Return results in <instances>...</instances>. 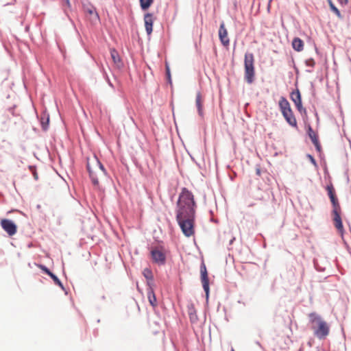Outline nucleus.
<instances>
[{
  "instance_id": "obj_1",
  "label": "nucleus",
  "mask_w": 351,
  "mask_h": 351,
  "mask_svg": "<svg viewBox=\"0 0 351 351\" xmlns=\"http://www.w3.org/2000/svg\"><path fill=\"white\" fill-rule=\"evenodd\" d=\"M196 208L193 193L186 187L182 188L176 202V219H195Z\"/></svg>"
},
{
  "instance_id": "obj_2",
  "label": "nucleus",
  "mask_w": 351,
  "mask_h": 351,
  "mask_svg": "<svg viewBox=\"0 0 351 351\" xmlns=\"http://www.w3.org/2000/svg\"><path fill=\"white\" fill-rule=\"evenodd\" d=\"M308 317L311 323L317 325L312 327L314 330V335L320 340L325 339L330 332V327L328 323L315 312L309 313Z\"/></svg>"
},
{
  "instance_id": "obj_3",
  "label": "nucleus",
  "mask_w": 351,
  "mask_h": 351,
  "mask_svg": "<svg viewBox=\"0 0 351 351\" xmlns=\"http://www.w3.org/2000/svg\"><path fill=\"white\" fill-rule=\"evenodd\" d=\"M278 106L280 111L281 112V114L284 119H285L286 122L290 126L297 129V120L291 108V105L285 97H280L278 102Z\"/></svg>"
},
{
  "instance_id": "obj_4",
  "label": "nucleus",
  "mask_w": 351,
  "mask_h": 351,
  "mask_svg": "<svg viewBox=\"0 0 351 351\" xmlns=\"http://www.w3.org/2000/svg\"><path fill=\"white\" fill-rule=\"evenodd\" d=\"M244 80L248 84H252L255 80L254 56L248 51L244 56Z\"/></svg>"
},
{
  "instance_id": "obj_5",
  "label": "nucleus",
  "mask_w": 351,
  "mask_h": 351,
  "mask_svg": "<svg viewBox=\"0 0 351 351\" xmlns=\"http://www.w3.org/2000/svg\"><path fill=\"white\" fill-rule=\"evenodd\" d=\"M325 189L332 206V219H342L341 217L340 205L332 183H327Z\"/></svg>"
},
{
  "instance_id": "obj_6",
  "label": "nucleus",
  "mask_w": 351,
  "mask_h": 351,
  "mask_svg": "<svg viewBox=\"0 0 351 351\" xmlns=\"http://www.w3.org/2000/svg\"><path fill=\"white\" fill-rule=\"evenodd\" d=\"M200 271V281L202 285V288L204 289L205 293V299L206 303L208 302L209 297H210V280L208 277V272L206 266V264L204 261V259H202V262L200 263L199 267Z\"/></svg>"
},
{
  "instance_id": "obj_7",
  "label": "nucleus",
  "mask_w": 351,
  "mask_h": 351,
  "mask_svg": "<svg viewBox=\"0 0 351 351\" xmlns=\"http://www.w3.org/2000/svg\"><path fill=\"white\" fill-rule=\"evenodd\" d=\"M152 262L159 266L165 265L167 263V254L165 247L162 245L153 247L150 251Z\"/></svg>"
},
{
  "instance_id": "obj_8",
  "label": "nucleus",
  "mask_w": 351,
  "mask_h": 351,
  "mask_svg": "<svg viewBox=\"0 0 351 351\" xmlns=\"http://www.w3.org/2000/svg\"><path fill=\"white\" fill-rule=\"evenodd\" d=\"M290 99L303 118L307 117V110L302 105V95L300 90L297 87L290 93Z\"/></svg>"
},
{
  "instance_id": "obj_9",
  "label": "nucleus",
  "mask_w": 351,
  "mask_h": 351,
  "mask_svg": "<svg viewBox=\"0 0 351 351\" xmlns=\"http://www.w3.org/2000/svg\"><path fill=\"white\" fill-rule=\"evenodd\" d=\"M82 8L85 12L88 14L91 17L90 19V23L96 24L100 22V16L97 12L95 6L89 1L82 3Z\"/></svg>"
},
{
  "instance_id": "obj_10",
  "label": "nucleus",
  "mask_w": 351,
  "mask_h": 351,
  "mask_svg": "<svg viewBox=\"0 0 351 351\" xmlns=\"http://www.w3.org/2000/svg\"><path fill=\"white\" fill-rule=\"evenodd\" d=\"M183 234L190 237L195 234V221H177Z\"/></svg>"
},
{
  "instance_id": "obj_11",
  "label": "nucleus",
  "mask_w": 351,
  "mask_h": 351,
  "mask_svg": "<svg viewBox=\"0 0 351 351\" xmlns=\"http://www.w3.org/2000/svg\"><path fill=\"white\" fill-rule=\"evenodd\" d=\"M156 19L153 13L147 12L144 14L145 28L148 37L152 35L153 32L154 23Z\"/></svg>"
},
{
  "instance_id": "obj_12",
  "label": "nucleus",
  "mask_w": 351,
  "mask_h": 351,
  "mask_svg": "<svg viewBox=\"0 0 351 351\" xmlns=\"http://www.w3.org/2000/svg\"><path fill=\"white\" fill-rule=\"evenodd\" d=\"M2 229L10 236L12 237L17 232V225L14 221H0Z\"/></svg>"
},
{
  "instance_id": "obj_13",
  "label": "nucleus",
  "mask_w": 351,
  "mask_h": 351,
  "mask_svg": "<svg viewBox=\"0 0 351 351\" xmlns=\"http://www.w3.org/2000/svg\"><path fill=\"white\" fill-rule=\"evenodd\" d=\"M219 38L222 45L227 47L230 45V39L228 36V31L225 27L224 22H221L219 29Z\"/></svg>"
},
{
  "instance_id": "obj_14",
  "label": "nucleus",
  "mask_w": 351,
  "mask_h": 351,
  "mask_svg": "<svg viewBox=\"0 0 351 351\" xmlns=\"http://www.w3.org/2000/svg\"><path fill=\"white\" fill-rule=\"evenodd\" d=\"M37 118L39 119V122L42 130L44 132L47 131L49 127L50 122L49 114L47 112V111L46 110H43L41 112L40 117L37 115Z\"/></svg>"
},
{
  "instance_id": "obj_15",
  "label": "nucleus",
  "mask_w": 351,
  "mask_h": 351,
  "mask_svg": "<svg viewBox=\"0 0 351 351\" xmlns=\"http://www.w3.org/2000/svg\"><path fill=\"white\" fill-rule=\"evenodd\" d=\"M110 52L111 58L116 66L119 69L123 68L124 64L118 51L115 48H112L110 49Z\"/></svg>"
},
{
  "instance_id": "obj_16",
  "label": "nucleus",
  "mask_w": 351,
  "mask_h": 351,
  "mask_svg": "<svg viewBox=\"0 0 351 351\" xmlns=\"http://www.w3.org/2000/svg\"><path fill=\"white\" fill-rule=\"evenodd\" d=\"M306 130V134L310 138L311 142L313 144H315L316 143L319 142V136L317 133H315L311 127L310 123H307L305 125Z\"/></svg>"
},
{
  "instance_id": "obj_17",
  "label": "nucleus",
  "mask_w": 351,
  "mask_h": 351,
  "mask_svg": "<svg viewBox=\"0 0 351 351\" xmlns=\"http://www.w3.org/2000/svg\"><path fill=\"white\" fill-rule=\"evenodd\" d=\"M304 41L299 37H295L292 42V48L297 52H300L304 49Z\"/></svg>"
},
{
  "instance_id": "obj_18",
  "label": "nucleus",
  "mask_w": 351,
  "mask_h": 351,
  "mask_svg": "<svg viewBox=\"0 0 351 351\" xmlns=\"http://www.w3.org/2000/svg\"><path fill=\"white\" fill-rule=\"evenodd\" d=\"M202 96L201 93L198 92L196 95L195 99V104L197 109V113L199 117H204V111H203V104L202 102Z\"/></svg>"
},
{
  "instance_id": "obj_19",
  "label": "nucleus",
  "mask_w": 351,
  "mask_h": 351,
  "mask_svg": "<svg viewBox=\"0 0 351 351\" xmlns=\"http://www.w3.org/2000/svg\"><path fill=\"white\" fill-rule=\"evenodd\" d=\"M49 276L52 279L56 285L58 286L62 291H64L65 295L68 294V291L65 289L63 283L54 273L52 272Z\"/></svg>"
},
{
  "instance_id": "obj_20",
  "label": "nucleus",
  "mask_w": 351,
  "mask_h": 351,
  "mask_svg": "<svg viewBox=\"0 0 351 351\" xmlns=\"http://www.w3.org/2000/svg\"><path fill=\"white\" fill-rule=\"evenodd\" d=\"M326 1L328 3L330 11L332 12L333 13H335V15L338 17V19H339L341 20L343 19V15L341 14L339 10L334 4L332 1V0H326Z\"/></svg>"
},
{
  "instance_id": "obj_21",
  "label": "nucleus",
  "mask_w": 351,
  "mask_h": 351,
  "mask_svg": "<svg viewBox=\"0 0 351 351\" xmlns=\"http://www.w3.org/2000/svg\"><path fill=\"white\" fill-rule=\"evenodd\" d=\"M147 295L150 305L153 308H155L158 305V301L154 291H152V292L147 293Z\"/></svg>"
},
{
  "instance_id": "obj_22",
  "label": "nucleus",
  "mask_w": 351,
  "mask_h": 351,
  "mask_svg": "<svg viewBox=\"0 0 351 351\" xmlns=\"http://www.w3.org/2000/svg\"><path fill=\"white\" fill-rule=\"evenodd\" d=\"M154 0H139L140 8L142 11H147L153 4Z\"/></svg>"
},
{
  "instance_id": "obj_23",
  "label": "nucleus",
  "mask_w": 351,
  "mask_h": 351,
  "mask_svg": "<svg viewBox=\"0 0 351 351\" xmlns=\"http://www.w3.org/2000/svg\"><path fill=\"white\" fill-rule=\"evenodd\" d=\"M334 225L341 238L343 239V234L345 232L343 221H334Z\"/></svg>"
},
{
  "instance_id": "obj_24",
  "label": "nucleus",
  "mask_w": 351,
  "mask_h": 351,
  "mask_svg": "<svg viewBox=\"0 0 351 351\" xmlns=\"http://www.w3.org/2000/svg\"><path fill=\"white\" fill-rule=\"evenodd\" d=\"M188 311L189 318L191 322H194L195 319H197L196 311L193 304H191L190 305L188 306Z\"/></svg>"
},
{
  "instance_id": "obj_25",
  "label": "nucleus",
  "mask_w": 351,
  "mask_h": 351,
  "mask_svg": "<svg viewBox=\"0 0 351 351\" xmlns=\"http://www.w3.org/2000/svg\"><path fill=\"white\" fill-rule=\"evenodd\" d=\"M94 158H95L96 160V162H97V165H98L99 169L102 171V173H104V175L107 177V178H110L109 175H108V173L106 170V169L105 168L104 165L101 163V162L99 160V159L98 158V157L95 155L94 156Z\"/></svg>"
},
{
  "instance_id": "obj_26",
  "label": "nucleus",
  "mask_w": 351,
  "mask_h": 351,
  "mask_svg": "<svg viewBox=\"0 0 351 351\" xmlns=\"http://www.w3.org/2000/svg\"><path fill=\"white\" fill-rule=\"evenodd\" d=\"M313 262V266L317 271L323 272L325 271L326 267L322 265V264L320 263V261L318 259L314 258Z\"/></svg>"
},
{
  "instance_id": "obj_27",
  "label": "nucleus",
  "mask_w": 351,
  "mask_h": 351,
  "mask_svg": "<svg viewBox=\"0 0 351 351\" xmlns=\"http://www.w3.org/2000/svg\"><path fill=\"white\" fill-rule=\"evenodd\" d=\"M88 176H89V178H90V179L91 180L92 184L95 186H99V180H98V178H97V176L96 173L94 172V171L90 172V173H88Z\"/></svg>"
},
{
  "instance_id": "obj_28",
  "label": "nucleus",
  "mask_w": 351,
  "mask_h": 351,
  "mask_svg": "<svg viewBox=\"0 0 351 351\" xmlns=\"http://www.w3.org/2000/svg\"><path fill=\"white\" fill-rule=\"evenodd\" d=\"M147 280L146 285L147 287V293L152 292V291H154V287L156 286L155 281H154V278L153 277L152 278V280Z\"/></svg>"
},
{
  "instance_id": "obj_29",
  "label": "nucleus",
  "mask_w": 351,
  "mask_h": 351,
  "mask_svg": "<svg viewBox=\"0 0 351 351\" xmlns=\"http://www.w3.org/2000/svg\"><path fill=\"white\" fill-rule=\"evenodd\" d=\"M142 274L146 280H152V278L154 277L153 272L149 267L145 268Z\"/></svg>"
},
{
  "instance_id": "obj_30",
  "label": "nucleus",
  "mask_w": 351,
  "mask_h": 351,
  "mask_svg": "<svg viewBox=\"0 0 351 351\" xmlns=\"http://www.w3.org/2000/svg\"><path fill=\"white\" fill-rule=\"evenodd\" d=\"M323 169H324V178L325 180L327 181L328 183L332 182V178H331V176H330V173H329V171L328 169V167H327V165L326 162H324V164Z\"/></svg>"
},
{
  "instance_id": "obj_31",
  "label": "nucleus",
  "mask_w": 351,
  "mask_h": 351,
  "mask_svg": "<svg viewBox=\"0 0 351 351\" xmlns=\"http://www.w3.org/2000/svg\"><path fill=\"white\" fill-rule=\"evenodd\" d=\"M35 265L40 269L42 272L47 276H49L52 271L45 265L41 263H35Z\"/></svg>"
},
{
  "instance_id": "obj_32",
  "label": "nucleus",
  "mask_w": 351,
  "mask_h": 351,
  "mask_svg": "<svg viewBox=\"0 0 351 351\" xmlns=\"http://www.w3.org/2000/svg\"><path fill=\"white\" fill-rule=\"evenodd\" d=\"M306 157L308 159L310 162L315 167V169H318V165L314 156L311 154H306Z\"/></svg>"
},
{
  "instance_id": "obj_33",
  "label": "nucleus",
  "mask_w": 351,
  "mask_h": 351,
  "mask_svg": "<svg viewBox=\"0 0 351 351\" xmlns=\"http://www.w3.org/2000/svg\"><path fill=\"white\" fill-rule=\"evenodd\" d=\"M304 63L306 66H309V67H312V68H313L315 65V62L314 59L312 58L306 59L305 60Z\"/></svg>"
},
{
  "instance_id": "obj_34",
  "label": "nucleus",
  "mask_w": 351,
  "mask_h": 351,
  "mask_svg": "<svg viewBox=\"0 0 351 351\" xmlns=\"http://www.w3.org/2000/svg\"><path fill=\"white\" fill-rule=\"evenodd\" d=\"M313 145L315 146V150L319 154V155H321L322 153V145L320 144V142L319 141Z\"/></svg>"
},
{
  "instance_id": "obj_35",
  "label": "nucleus",
  "mask_w": 351,
  "mask_h": 351,
  "mask_svg": "<svg viewBox=\"0 0 351 351\" xmlns=\"http://www.w3.org/2000/svg\"><path fill=\"white\" fill-rule=\"evenodd\" d=\"M165 75L166 76L171 75L170 66H169L168 62H167L165 63Z\"/></svg>"
},
{
  "instance_id": "obj_36",
  "label": "nucleus",
  "mask_w": 351,
  "mask_h": 351,
  "mask_svg": "<svg viewBox=\"0 0 351 351\" xmlns=\"http://www.w3.org/2000/svg\"><path fill=\"white\" fill-rule=\"evenodd\" d=\"M311 92L313 97L315 96V88L313 82H311Z\"/></svg>"
},
{
  "instance_id": "obj_37",
  "label": "nucleus",
  "mask_w": 351,
  "mask_h": 351,
  "mask_svg": "<svg viewBox=\"0 0 351 351\" xmlns=\"http://www.w3.org/2000/svg\"><path fill=\"white\" fill-rule=\"evenodd\" d=\"M337 1L341 6H344L348 3L349 0H337Z\"/></svg>"
},
{
  "instance_id": "obj_38",
  "label": "nucleus",
  "mask_w": 351,
  "mask_h": 351,
  "mask_svg": "<svg viewBox=\"0 0 351 351\" xmlns=\"http://www.w3.org/2000/svg\"><path fill=\"white\" fill-rule=\"evenodd\" d=\"M236 177L237 173L235 171H232L231 173L229 174V178L231 181H233Z\"/></svg>"
},
{
  "instance_id": "obj_39",
  "label": "nucleus",
  "mask_w": 351,
  "mask_h": 351,
  "mask_svg": "<svg viewBox=\"0 0 351 351\" xmlns=\"http://www.w3.org/2000/svg\"><path fill=\"white\" fill-rule=\"evenodd\" d=\"M294 225L297 227L300 228V226H302L303 221L299 220V221H293Z\"/></svg>"
},
{
  "instance_id": "obj_40",
  "label": "nucleus",
  "mask_w": 351,
  "mask_h": 351,
  "mask_svg": "<svg viewBox=\"0 0 351 351\" xmlns=\"http://www.w3.org/2000/svg\"><path fill=\"white\" fill-rule=\"evenodd\" d=\"M32 175H33V177H34L35 180H38V173L36 171V169H34V171H33Z\"/></svg>"
},
{
  "instance_id": "obj_41",
  "label": "nucleus",
  "mask_w": 351,
  "mask_h": 351,
  "mask_svg": "<svg viewBox=\"0 0 351 351\" xmlns=\"http://www.w3.org/2000/svg\"><path fill=\"white\" fill-rule=\"evenodd\" d=\"M291 61H292V62H293V69H294V70H295V72L296 75H298V74H299V69H298V68L295 66L293 58H292Z\"/></svg>"
},
{
  "instance_id": "obj_42",
  "label": "nucleus",
  "mask_w": 351,
  "mask_h": 351,
  "mask_svg": "<svg viewBox=\"0 0 351 351\" xmlns=\"http://www.w3.org/2000/svg\"><path fill=\"white\" fill-rule=\"evenodd\" d=\"M254 343L256 345H257L262 350H264L265 351V348L264 347L262 346V344L261 343V342L259 341H254Z\"/></svg>"
},
{
  "instance_id": "obj_43",
  "label": "nucleus",
  "mask_w": 351,
  "mask_h": 351,
  "mask_svg": "<svg viewBox=\"0 0 351 351\" xmlns=\"http://www.w3.org/2000/svg\"><path fill=\"white\" fill-rule=\"evenodd\" d=\"M256 174L258 176L261 174V169L258 165H257L256 168Z\"/></svg>"
},
{
  "instance_id": "obj_44",
  "label": "nucleus",
  "mask_w": 351,
  "mask_h": 351,
  "mask_svg": "<svg viewBox=\"0 0 351 351\" xmlns=\"http://www.w3.org/2000/svg\"><path fill=\"white\" fill-rule=\"evenodd\" d=\"M106 81L108 82V84L112 87V88H114V85L111 82L110 78L108 77V76L106 75Z\"/></svg>"
},
{
  "instance_id": "obj_45",
  "label": "nucleus",
  "mask_w": 351,
  "mask_h": 351,
  "mask_svg": "<svg viewBox=\"0 0 351 351\" xmlns=\"http://www.w3.org/2000/svg\"><path fill=\"white\" fill-rule=\"evenodd\" d=\"M167 82L170 85H172L171 75L166 76Z\"/></svg>"
},
{
  "instance_id": "obj_46",
  "label": "nucleus",
  "mask_w": 351,
  "mask_h": 351,
  "mask_svg": "<svg viewBox=\"0 0 351 351\" xmlns=\"http://www.w3.org/2000/svg\"><path fill=\"white\" fill-rule=\"evenodd\" d=\"M86 169H87V171H88V173H90V172H93V171L92 170L91 167L90 165V163L88 162H87V163H86Z\"/></svg>"
},
{
  "instance_id": "obj_47",
  "label": "nucleus",
  "mask_w": 351,
  "mask_h": 351,
  "mask_svg": "<svg viewBox=\"0 0 351 351\" xmlns=\"http://www.w3.org/2000/svg\"><path fill=\"white\" fill-rule=\"evenodd\" d=\"M16 108V106H15V105H14L13 106L10 107V108H8V111H9L10 113H12L13 115L14 114V108Z\"/></svg>"
},
{
  "instance_id": "obj_48",
  "label": "nucleus",
  "mask_w": 351,
  "mask_h": 351,
  "mask_svg": "<svg viewBox=\"0 0 351 351\" xmlns=\"http://www.w3.org/2000/svg\"><path fill=\"white\" fill-rule=\"evenodd\" d=\"M65 4L69 7V8H71V3H70V0H62Z\"/></svg>"
},
{
  "instance_id": "obj_49",
  "label": "nucleus",
  "mask_w": 351,
  "mask_h": 351,
  "mask_svg": "<svg viewBox=\"0 0 351 351\" xmlns=\"http://www.w3.org/2000/svg\"><path fill=\"white\" fill-rule=\"evenodd\" d=\"M234 241H235V237H232L231 239L229 241V245H231Z\"/></svg>"
},
{
  "instance_id": "obj_50",
  "label": "nucleus",
  "mask_w": 351,
  "mask_h": 351,
  "mask_svg": "<svg viewBox=\"0 0 351 351\" xmlns=\"http://www.w3.org/2000/svg\"><path fill=\"white\" fill-rule=\"evenodd\" d=\"M29 169H30V171H32V173L33 172V171H34V169H36V166H34V165H29Z\"/></svg>"
},
{
  "instance_id": "obj_51",
  "label": "nucleus",
  "mask_w": 351,
  "mask_h": 351,
  "mask_svg": "<svg viewBox=\"0 0 351 351\" xmlns=\"http://www.w3.org/2000/svg\"><path fill=\"white\" fill-rule=\"evenodd\" d=\"M315 52L317 55L319 54V49H317V47H316V45H315Z\"/></svg>"
},
{
  "instance_id": "obj_52",
  "label": "nucleus",
  "mask_w": 351,
  "mask_h": 351,
  "mask_svg": "<svg viewBox=\"0 0 351 351\" xmlns=\"http://www.w3.org/2000/svg\"><path fill=\"white\" fill-rule=\"evenodd\" d=\"M33 246H34V245H33V243H29L27 244V247H28V248H31V247H32Z\"/></svg>"
},
{
  "instance_id": "obj_53",
  "label": "nucleus",
  "mask_w": 351,
  "mask_h": 351,
  "mask_svg": "<svg viewBox=\"0 0 351 351\" xmlns=\"http://www.w3.org/2000/svg\"><path fill=\"white\" fill-rule=\"evenodd\" d=\"M14 212L16 213L19 215H23V214L21 212H20V211H19L17 210H14Z\"/></svg>"
},
{
  "instance_id": "obj_54",
  "label": "nucleus",
  "mask_w": 351,
  "mask_h": 351,
  "mask_svg": "<svg viewBox=\"0 0 351 351\" xmlns=\"http://www.w3.org/2000/svg\"><path fill=\"white\" fill-rule=\"evenodd\" d=\"M306 72H307V73H311V72H313V70H311V69H307V70H306Z\"/></svg>"
},
{
  "instance_id": "obj_55",
  "label": "nucleus",
  "mask_w": 351,
  "mask_h": 351,
  "mask_svg": "<svg viewBox=\"0 0 351 351\" xmlns=\"http://www.w3.org/2000/svg\"><path fill=\"white\" fill-rule=\"evenodd\" d=\"M101 299L102 300H104L106 299V296L104 295H103L101 297Z\"/></svg>"
},
{
  "instance_id": "obj_56",
  "label": "nucleus",
  "mask_w": 351,
  "mask_h": 351,
  "mask_svg": "<svg viewBox=\"0 0 351 351\" xmlns=\"http://www.w3.org/2000/svg\"><path fill=\"white\" fill-rule=\"evenodd\" d=\"M237 1H235L234 3V7L235 8V9L237 8Z\"/></svg>"
},
{
  "instance_id": "obj_57",
  "label": "nucleus",
  "mask_w": 351,
  "mask_h": 351,
  "mask_svg": "<svg viewBox=\"0 0 351 351\" xmlns=\"http://www.w3.org/2000/svg\"><path fill=\"white\" fill-rule=\"evenodd\" d=\"M213 222H215V223H218L219 222V221L218 220H216V221H212Z\"/></svg>"
},
{
  "instance_id": "obj_58",
  "label": "nucleus",
  "mask_w": 351,
  "mask_h": 351,
  "mask_svg": "<svg viewBox=\"0 0 351 351\" xmlns=\"http://www.w3.org/2000/svg\"><path fill=\"white\" fill-rule=\"evenodd\" d=\"M210 214L213 215V211L211 210H209Z\"/></svg>"
},
{
  "instance_id": "obj_59",
  "label": "nucleus",
  "mask_w": 351,
  "mask_h": 351,
  "mask_svg": "<svg viewBox=\"0 0 351 351\" xmlns=\"http://www.w3.org/2000/svg\"><path fill=\"white\" fill-rule=\"evenodd\" d=\"M99 322H100V319H98L97 320V323H99Z\"/></svg>"
},
{
  "instance_id": "obj_60",
  "label": "nucleus",
  "mask_w": 351,
  "mask_h": 351,
  "mask_svg": "<svg viewBox=\"0 0 351 351\" xmlns=\"http://www.w3.org/2000/svg\"><path fill=\"white\" fill-rule=\"evenodd\" d=\"M106 221V222H108L110 225H111V223H110V221L107 220V221Z\"/></svg>"
},
{
  "instance_id": "obj_61",
  "label": "nucleus",
  "mask_w": 351,
  "mask_h": 351,
  "mask_svg": "<svg viewBox=\"0 0 351 351\" xmlns=\"http://www.w3.org/2000/svg\"><path fill=\"white\" fill-rule=\"evenodd\" d=\"M210 220L214 219L213 217V216H211V217H210Z\"/></svg>"
},
{
  "instance_id": "obj_62",
  "label": "nucleus",
  "mask_w": 351,
  "mask_h": 351,
  "mask_svg": "<svg viewBox=\"0 0 351 351\" xmlns=\"http://www.w3.org/2000/svg\"><path fill=\"white\" fill-rule=\"evenodd\" d=\"M173 195H172V196L171 197V201H173Z\"/></svg>"
},
{
  "instance_id": "obj_63",
  "label": "nucleus",
  "mask_w": 351,
  "mask_h": 351,
  "mask_svg": "<svg viewBox=\"0 0 351 351\" xmlns=\"http://www.w3.org/2000/svg\"><path fill=\"white\" fill-rule=\"evenodd\" d=\"M231 351H235V350H234V348H232Z\"/></svg>"
},
{
  "instance_id": "obj_64",
  "label": "nucleus",
  "mask_w": 351,
  "mask_h": 351,
  "mask_svg": "<svg viewBox=\"0 0 351 351\" xmlns=\"http://www.w3.org/2000/svg\"><path fill=\"white\" fill-rule=\"evenodd\" d=\"M317 351H320L318 347L317 348Z\"/></svg>"
}]
</instances>
